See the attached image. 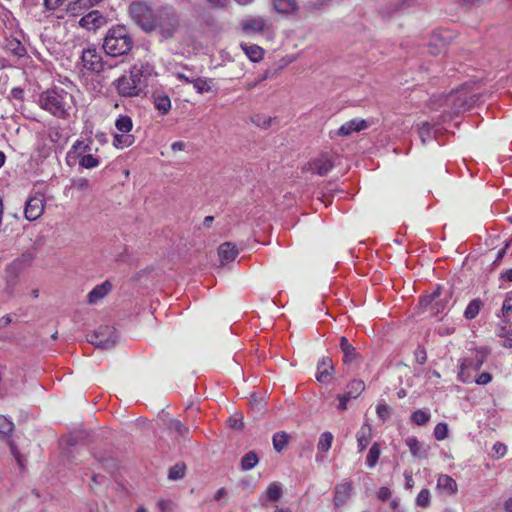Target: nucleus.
I'll list each match as a JSON object with an SVG mask.
<instances>
[{
	"mask_svg": "<svg viewBox=\"0 0 512 512\" xmlns=\"http://www.w3.org/2000/svg\"><path fill=\"white\" fill-rule=\"evenodd\" d=\"M10 94L12 98L21 100L23 98L24 91L23 89L16 87L11 90Z\"/></svg>",
	"mask_w": 512,
	"mask_h": 512,
	"instance_id": "680f3d73",
	"label": "nucleus"
},
{
	"mask_svg": "<svg viewBox=\"0 0 512 512\" xmlns=\"http://www.w3.org/2000/svg\"><path fill=\"white\" fill-rule=\"evenodd\" d=\"M102 0H70L66 4V12L72 16H78L84 11L96 6Z\"/></svg>",
	"mask_w": 512,
	"mask_h": 512,
	"instance_id": "f8f14e48",
	"label": "nucleus"
},
{
	"mask_svg": "<svg viewBox=\"0 0 512 512\" xmlns=\"http://www.w3.org/2000/svg\"><path fill=\"white\" fill-rule=\"evenodd\" d=\"M509 335H512V322L504 317L499 324L498 336L506 337Z\"/></svg>",
	"mask_w": 512,
	"mask_h": 512,
	"instance_id": "79ce46f5",
	"label": "nucleus"
},
{
	"mask_svg": "<svg viewBox=\"0 0 512 512\" xmlns=\"http://www.w3.org/2000/svg\"><path fill=\"white\" fill-rule=\"evenodd\" d=\"M376 413L382 420H386L391 415V408L386 403H379L376 407Z\"/></svg>",
	"mask_w": 512,
	"mask_h": 512,
	"instance_id": "49530a36",
	"label": "nucleus"
},
{
	"mask_svg": "<svg viewBox=\"0 0 512 512\" xmlns=\"http://www.w3.org/2000/svg\"><path fill=\"white\" fill-rule=\"evenodd\" d=\"M112 290V284L106 280L103 283L96 285L87 295L89 304H96L103 299Z\"/></svg>",
	"mask_w": 512,
	"mask_h": 512,
	"instance_id": "4468645a",
	"label": "nucleus"
},
{
	"mask_svg": "<svg viewBox=\"0 0 512 512\" xmlns=\"http://www.w3.org/2000/svg\"><path fill=\"white\" fill-rule=\"evenodd\" d=\"M265 21L261 17L250 18L243 23V29L246 33H259L264 30Z\"/></svg>",
	"mask_w": 512,
	"mask_h": 512,
	"instance_id": "b1692460",
	"label": "nucleus"
},
{
	"mask_svg": "<svg viewBox=\"0 0 512 512\" xmlns=\"http://www.w3.org/2000/svg\"><path fill=\"white\" fill-rule=\"evenodd\" d=\"M152 26V31H156L162 40H167L174 37L178 31L180 17L172 7H160L156 9Z\"/></svg>",
	"mask_w": 512,
	"mask_h": 512,
	"instance_id": "39448f33",
	"label": "nucleus"
},
{
	"mask_svg": "<svg viewBox=\"0 0 512 512\" xmlns=\"http://www.w3.org/2000/svg\"><path fill=\"white\" fill-rule=\"evenodd\" d=\"M244 51L250 60L256 62L262 58L263 50L259 46L244 47Z\"/></svg>",
	"mask_w": 512,
	"mask_h": 512,
	"instance_id": "4c0bfd02",
	"label": "nucleus"
},
{
	"mask_svg": "<svg viewBox=\"0 0 512 512\" xmlns=\"http://www.w3.org/2000/svg\"><path fill=\"white\" fill-rule=\"evenodd\" d=\"M334 166V162L328 154H321L308 163L307 170L319 176L326 175Z\"/></svg>",
	"mask_w": 512,
	"mask_h": 512,
	"instance_id": "9d476101",
	"label": "nucleus"
},
{
	"mask_svg": "<svg viewBox=\"0 0 512 512\" xmlns=\"http://www.w3.org/2000/svg\"><path fill=\"white\" fill-rule=\"evenodd\" d=\"M337 399L339 400V404L337 406L338 410L344 411L347 409V404L351 400L345 393L338 394Z\"/></svg>",
	"mask_w": 512,
	"mask_h": 512,
	"instance_id": "864d4df0",
	"label": "nucleus"
},
{
	"mask_svg": "<svg viewBox=\"0 0 512 512\" xmlns=\"http://www.w3.org/2000/svg\"><path fill=\"white\" fill-rule=\"evenodd\" d=\"M419 136L421 138V141L423 144L426 143L427 140H429L431 135V126L428 122H423L422 125L419 128Z\"/></svg>",
	"mask_w": 512,
	"mask_h": 512,
	"instance_id": "de8ad7c7",
	"label": "nucleus"
},
{
	"mask_svg": "<svg viewBox=\"0 0 512 512\" xmlns=\"http://www.w3.org/2000/svg\"><path fill=\"white\" fill-rule=\"evenodd\" d=\"M103 23V17L99 11L93 10L79 20V25L87 30H95Z\"/></svg>",
	"mask_w": 512,
	"mask_h": 512,
	"instance_id": "a211bd4d",
	"label": "nucleus"
},
{
	"mask_svg": "<svg viewBox=\"0 0 512 512\" xmlns=\"http://www.w3.org/2000/svg\"><path fill=\"white\" fill-rule=\"evenodd\" d=\"M493 450L499 455V457H502L505 455L507 447L504 444L497 442L494 444Z\"/></svg>",
	"mask_w": 512,
	"mask_h": 512,
	"instance_id": "052dcab7",
	"label": "nucleus"
},
{
	"mask_svg": "<svg viewBox=\"0 0 512 512\" xmlns=\"http://www.w3.org/2000/svg\"><path fill=\"white\" fill-rule=\"evenodd\" d=\"M274 9L281 14H290L298 10L297 0H272Z\"/></svg>",
	"mask_w": 512,
	"mask_h": 512,
	"instance_id": "4be33fe9",
	"label": "nucleus"
},
{
	"mask_svg": "<svg viewBox=\"0 0 512 512\" xmlns=\"http://www.w3.org/2000/svg\"><path fill=\"white\" fill-rule=\"evenodd\" d=\"M482 307L483 302L480 299H474L470 301L464 311V317L468 320L474 319L478 315Z\"/></svg>",
	"mask_w": 512,
	"mask_h": 512,
	"instance_id": "c85d7f7f",
	"label": "nucleus"
},
{
	"mask_svg": "<svg viewBox=\"0 0 512 512\" xmlns=\"http://www.w3.org/2000/svg\"><path fill=\"white\" fill-rule=\"evenodd\" d=\"M368 127V123L365 120L352 119L343 125L337 130L336 134L340 136H349L353 132H359Z\"/></svg>",
	"mask_w": 512,
	"mask_h": 512,
	"instance_id": "2eb2a0df",
	"label": "nucleus"
},
{
	"mask_svg": "<svg viewBox=\"0 0 512 512\" xmlns=\"http://www.w3.org/2000/svg\"><path fill=\"white\" fill-rule=\"evenodd\" d=\"M10 448H11L12 455L17 460L18 465L22 468L24 466V464H23V459H22L19 451L17 450V448L14 444H10Z\"/></svg>",
	"mask_w": 512,
	"mask_h": 512,
	"instance_id": "bf43d9fd",
	"label": "nucleus"
},
{
	"mask_svg": "<svg viewBox=\"0 0 512 512\" xmlns=\"http://www.w3.org/2000/svg\"><path fill=\"white\" fill-rule=\"evenodd\" d=\"M378 499L386 501L391 497V491L387 487H381L377 492Z\"/></svg>",
	"mask_w": 512,
	"mask_h": 512,
	"instance_id": "4d7b16f0",
	"label": "nucleus"
},
{
	"mask_svg": "<svg viewBox=\"0 0 512 512\" xmlns=\"http://www.w3.org/2000/svg\"><path fill=\"white\" fill-rule=\"evenodd\" d=\"M431 419V414L428 411L418 409L414 411L411 415V421L418 425V426H424L426 425Z\"/></svg>",
	"mask_w": 512,
	"mask_h": 512,
	"instance_id": "2f4dec72",
	"label": "nucleus"
},
{
	"mask_svg": "<svg viewBox=\"0 0 512 512\" xmlns=\"http://www.w3.org/2000/svg\"><path fill=\"white\" fill-rule=\"evenodd\" d=\"M380 455H381L380 444L378 442H375L370 447L368 454L366 456V465L369 468H374L379 461Z\"/></svg>",
	"mask_w": 512,
	"mask_h": 512,
	"instance_id": "bb28decb",
	"label": "nucleus"
},
{
	"mask_svg": "<svg viewBox=\"0 0 512 512\" xmlns=\"http://www.w3.org/2000/svg\"><path fill=\"white\" fill-rule=\"evenodd\" d=\"M333 370L332 359L330 357L321 358L317 365V380L321 383L326 382L331 377Z\"/></svg>",
	"mask_w": 512,
	"mask_h": 512,
	"instance_id": "dca6fc26",
	"label": "nucleus"
},
{
	"mask_svg": "<svg viewBox=\"0 0 512 512\" xmlns=\"http://www.w3.org/2000/svg\"><path fill=\"white\" fill-rule=\"evenodd\" d=\"M333 439L334 437L331 432L326 431L322 433L317 444V449L320 452H328L332 446Z\"/></svg>",
	"mask_w": 512,
	"mask_h": 512,
	"instance_id": "473e14b6",
	"label": "nucleus"
},
{
	"mask_svg": "<svg viewBox=\"0 0 512 512\" xmlns=\"http://www.w3.org/2000/svg\"><path fill=\"white\" fill-rule=\"evenodd\" d=\"M44 208L42 196L30 197L25 203L24 216L28 221H35L43 214Z\"/></svg>",
	"mask_w": 512,
	"mask_h": 512,
	"instance_id": "1a4fd4ad",
	"label": "nucleus"
},
{
	"mask_svg": "<svg viewBox=\"0 0 512 512\" xmlns=\"http://www.w3.org/2000/svg\"><path fill=\"white\" fill-rule=\"evenodd\" d=\"M88 341L97 348L109 349L112 348L117 341V333L113 327L100 326L91 335Z\"/></svg>",
	"mask_w": 512,
	"mask_h": 512,
	"instance_id": "6e6552de",
	"label": "nucleus"
},
{
	"mask_svg": "<svg viewBox=\"0 0 512 512\" xmlns=\"http://www.w3.org/2000/svg\"><path fill=\"white\" fill-rule=\"evenodd\" d=\"M492 380V375L488 372H482L476 379L475 382L478 385H487Z\"/></svg>",
	"mask_w": 512,
	"mask_h": 512,
	"instance_id": "5fc2aeb1",
	"label": "nucleus"
},
{
	"mask_svg": "<svg viewBox=\"0 0 512 512\" xmlns=\"http://www.w3.org/2000/svg\"><path fill=\"white\" fill-rule=\"evenodd\" d=\"M352 485L350 482L337 484L335 487L334 504L339 507L344 505L350 497Z\"/></svg>",
	"mask_w": 512,
	"mask_h": 512,
	"instance_id": "aec40b11",
	"label": "nucleus"
},
{
	"mask_svg": "<svg viewBox=\"0 0 512 512\" xmlns=\"http://www.w3.org/2000/svg\"><path fill=\"white\" fill-rule=\"evenodd\" d=\"M416 504L420 507L426 508L430 504V491L428 489H422L416 498Z\"/></svg>",
	"mask_w": 512,
	"mask_h": 512,
	"instance_id": "a19ab883",
	"label": "nucleus"
},
{
	"mask_svg": "<svg viewBox=\"0 0 512 512\" xmlns=\"http://www.w3.org/2000/svg\"><path fill=\"white\" fill-rule=\"evenodd\" d=\"M365 383L362 380L354 379L348 383L344 393L352 400L358 398L365 390Z\"/></svg>",
	"mask_w": 512,
	"mask_h": 512,
	"instance_id": "5701e85b",
	"label": "nucleus"
},
{
	"mask_svg": "<svg viewBox=\"0 0 512 512\" xmlns=\"http://www.w3.org/2000/svg\"><path fill=\"white\" fill-rule=\"evenodd\" d=\"M339 347L343 353V362L346 365L358 364L361 360V355L356 351L355 347L349 340L342 336L339 340Z\"/></svg>",
	"mask_w": 512,
	"mask_h": 512,
	"instance_id": "9b49d317",
	"label": "nucleus"
},
{
	"mask_svg": "<svg viewBox=\"0 0 512 512\" xmlns=\"http://www.w3.org/2000/svg\"><path fill=\"white\" fill-rule=\"evenodd\" d=\"M259 462V458L254 451L246 453L241 459V469L249 471L253 469Z\"/></svg>",
	"mask_w": 512,
	"mask_h": 512,
	"instance_id": "c756f323",
	"label": "nucleus"
},
{
	"mask_svg": "<svg viewBox=\"0 0 512 512\" xmlns=\"http://www.w3.org/2000/svg\"><path fill=\"white\" fill-rule=\"evenodd\" d=\"M480 98L479 93L470 90V86L463 85L448 95L434 96L431 104L435 108L444 107V112L452 115L469 110Z\"/></svg>",
	"mask_w": 512,
	"mask_h": 512,
	"instance_id": "7ed1b4c3",
	"label": "nucleus"
},
{
	"mask_svg": "<svg viewBox=\"0 0 512 512\" xmlns=\"http://www.w3.org/2000/svg\"><path fill=\"white\" fill-rule=\"evenodd\" d=\"M79 165L86 169H92L99 165V159L92 154H85L81 156Z\"/></svg>",
	"mask_w": 512,
	"mask_h": 512,
	"instance_id": "c9c22d12",
	"label": "nucleus"
},
{
	"mask_svg": "<svg viewBox=\"0 0 512 512\" xmlns=\"http://www.w3.org/2000/svg\"><path fill=\"white\" fill-rule=\"evenodd\" d=\"M133 44V39L126 27L117 25L107 31L102 47L106 55L119 57L127 55L131 51Z\"/></svg>",
	"mask_w": 512,
	"mask_h": 512,
	"instance_id": "20e7f679",
	"label": "nucleus"
},
{
	"mask_svg": "<svg viewBox=\"0 0 512 512\" xmlns=\"http://www.w3.org/2000/svg\"><path fill=\"white\" fill-rule=\"evenodd\" d=\"M135 142V137L128 133L115 134L113 136V145L118 149L130 147Z\"/></svg>",
	"mask_w": 512,
	"mask_h": 512,
	"instance_id": "a878e982",
	"label": "nucleus"
},
{
	"mask_svg": "<svg viewBox=\"0 0 512 512\" xmlns=\"http://www.w3.org/2000/svg\"><path fill=\"white\" fill-rule=\"evenodd\" d=\"M80 63L84 69L91 73L100 74L105 70L102 56L94 44H89L82 50Z\"/></svg>",
	"mask_w": 512,
	"mask_h": 512,
	"instance_id": "0eeeda50",
	"label": "nucleus"
},
{
	"mask_svg": "<svg viewBox=\"0 0 512 512\" xmlns=\"http://www.w3.org/2000/svg\"><path fill=\"white\" fill-rule=\"evenodd\" d=\"M229 425L230 427L234 428V429H242L244 424H243V421H242V418H239V417H231L229 419Z\"/></svg>",
	"mask_w": 512,
	"mask_h": 512,
	"instance_id": "13d9d810",
	"label": "nucleus"
},
{
	"mask_svg": "<svg viewBox=\"0 0 512 512\" xmlns=\"http://www.w3.org/2000/svg\"><path fill=\"white\" fill-rule=\"evenodd\" d=\"M510 312H512V291L506 294L501 308L503 317H506Z\"/></svg>",
	"mask_w": 512,
	"mask_h": 512,
	"instance_id": "8fccbe9b",
	"label": "nucleus"
},
{
	"mask_svg": "<svg viewBox=\"0 0 512 512\" xmlns=\"http://www.w3.org/2000/svg\"><path fill=\"white\" fill-rule=\"evenodd\" d=\"M210 83H211V80H207L204 78H196V79H194L192 84H193L194 89L199 94H203V93H207V92L211 91Z\"/></svg>",
	"mask_w": 512,
	"mask_h": 512,
	"instance_id": "e433bc0d",
	"label": "nucleus"
},
{
	"mask_svg": "<svg viewBox=\"0 0 512 512\" xmlns=\"http://www.w3.org/2000/svg\"><path fill=\"white\" fill-rule=\"evenodd\" d=\"M39 106L59 119H68L75 109L74 96L60 87H53L42 92L38 99Z\"/></svg>",
	"mask_w": 512,
	"mask_h": 512,
	"instance_id": "f03ea898",
	"label": "nucleus"
},
{
	"mask_svg": "<svg viewBox=\"0 0 512 512\" xmlns=\"http://www.w3.org/2000/svg\"><path fill=\"white\" fill-rule=\"evenodd\" d=\"M501 278L507 281L512 282V268L506 270L504 273L501 274Z\"/></svg>",
	"mask_w": 512,
	"mask_h": 512,
	"instance_id": "338daca9",
	"label": "nucleus"
},
{
	"mask_svg": "<svg viewBox=\"0 0 512 512\" xmlns=\"http://www.w3.org/2000/svg\"><path fill=\"white\" fill-rule=\"evenodd\" d=\"M406 445L409 448L410 453L419 459H425L428 457V452L430 450L429 444L425 442L419 441L416 437H408L405 440Z\"/></svg>",
	"mask_w": 512,
	"mask_h": 512,
	"instance_id": "ddd939ff",
	"label": "nucleus"
},
{
	"mask_svg": "<svg viewBox=\"0 0 512 512\" xmlns=\"http://www.w3.org/2000/svg\"><path fill=\"white\" fill-rule=\"evenodd\" d=\"M238 255V250L235 245L230 242L221 244L218 248V256L221 264H226L233 261Z\"/></svg>",
	"mask_w": 512,
	"mask_h": 512,
	"instance_id": "6ab92c4d",
	"label": "nucleus"
},
{
	"mask_svg": "<svg viewBox=\"0 0 512 512\" xmlns=\"http://www.w3.org/2000/svg\"><path fill=\"white\" fill-rule=\"evenodd\" d=\"M289 435L286 432H277L273 435V447L277 452H281L287 445Z\"/></svg>",
	"mask_w": 512,
	"mask_h": 512,
	"instance_id": "72a5a7b5",
	"label": "nucleus"
},
{
	"mask_svg": "<svg viewBox=\"0 0 512 512\" xmlns=\"http://www.w3.org/2000/svg\"><path fill=\"white\" fill-rule=\"evenodd\" d=\"M415 359L421 365H423L427 361L426 350L423 346L417 347L415 351Z\"/></svg>",
	"mask_w": 512,
	"mask_h": 512,
	"instance_id": "603ef678",
	"label": "nucleus"
},
{
	"mask_svg": "<svg viewBox=\"0 0 512 512\" xmlns=\"http://www.w3.org/2000/svg\"><path fill=\"white\" fill-rule=\"evenodd\" d=\"M266 496L270 501H278L282 496V487L279 483H271L267 490Z\"/></svg>",
	"mask_w": 512,
	"mask_h": 512,
	"instance_id": "f704fd0d",
	"label": "nucleus"
},
{
	"mask_svg": "<svg viewBox=\"0 0 512 512\" xmlns=\"http://www.w3.org/2000/svg\"><path fill=\"white\" fill-rule=\"evenodd\" d=\"M504 509L506 512H512V497L507 499L504 503Z\"/></svg>",
	"mask_w": 512,
	"mask_h": 512,
	"instance_id": "774afa93",
	"label": "nucleus"
},
{
	"mask_svg": "<svg viewBox=\"0 0 512 512\" xmlns=\"http://www.w3.org/2000/svg\"><path fill=\"white\" fill-rule=\"evenodd\" d=\"M14 425L5 416L0 415V434L7 435L13 431Z\"/></svg>",
	"mask_w": 512,
	"mask_h": 512,
	"instance_id": "09e8293b",
	"label": "nucleus"
},
{
	"mask_svg": "<svg viewBox=\"0 0 512 512\" xmlns=\"http://www.w3.org/2000/svg\"><path fill=\"white\" fill-rule=\"evenodd\" d=\"M116 129L121 133H129L133 128V122L128 115H119L115 121Z\"/></svg>",
	"mask_w": 512,
	"mask_h": 512,
	"instance_id": "7c9ffc66",
	"label": "nucleus"
},
{
	"mask_svg": "<svg viewBox=\"0 0 512 512\" xmlns=\"http://www.w3.org/2000/svg\"><path fill=\"white\" fill-rule=\"evenodd\" d=\"M436 488L446 495H454L458 490L456 481L446 474L438 476Z\"/></svg>",
	"mask_w": 512,
	"mask_h": 512,
	"instance_id": "f3484780",
	"label": "nucleus"
},
{
	"mask_svg": "<svg viewBox=\"0 0 512 512\" xmlns=\"http://www.w3.org/2000/svg\"><path fill=\"white\" fill-rule=\"evenodd\" d=\"M184 148H185V143L182 141H176V142L172 143V145H171V149L173 151H182V150H184Z\"/></svg>",
	"mask_w": 512,
	"mask_h": 512,
	"instance_id": "e2e57ef3",
	"label": "nucleus"
},
{
	"mask_svg": "<svg viewBox=\"0 0 512 512\" xmlns=\"http://www.w3.org/2000/svg\"><path fill=\"white\" fill-rule=\"evenodd\" d=\"M16 47H14L13 51L16 55L22 56L25 53V48L20 44V42H15Z\"/></svg>",
	"mask_w": 512,
	"mask_h": 512,
	"instance_id": "0e129e2a",
	"label": "nucleus"
},
{
	"mask_svg": "<svg viewBox=\"0 0 512 512\" xmlns=\"http://www.w3.org/2000/svg\"><path fill=\"white\" fill-rule=\"evenodd\" d=\"M71 187L78 191H87L90 188L88 179L84 177H78L72 180Z\"/></svg>",
	"mask_w": 512,
	"mask_h": 512,
	"instance_id": "c03bdc74",
	"label": "nucleus"
},
{
	"mask_svg": "<svg viewBox=\"0 0 512 512\" xmlns=\"http://www.w3.org/2000/svg\"><path fill=\"white\" fill-rule=\"evenodd\" d=\"M448 436V425L444 422L438 423L434 428V437L438 441H442Z\"/></svg>",
	"mask_w": 512,
	"mask_h": 512,
	"instance_id": "58836bf2",
	"label": "nucleus"
},
{
	"mask_svg": "<svg viewBox=\"0 0 512 512\" xmlns=\"http://www.w3.org/2000/svg\"><path fill=\"white\" fill-rule=\"evenodd\" d=\"M129 14L133 21L145 32H152L156 9L153 10L147 3L133 1L129 5Z\"/></svg>",
	"mask_w": 512,
	"mask_h": 512,
	"instance_id": "423d86ee",
	"label": "nucleus"
},
{
	"mask_svg": "<svg viewBox=\"0 0 512 512\" xmlns=\"http://www.w3.org/2000/svg\"><path fill=\"white\" fill-rule=\"evenodd\" d=\"M185 475V466L183 464H176L169 470L168 477L171 480H179Z\"/></svg>",
	"mask_w": 512,
	"mask_h": 512,
	"instance_id": "ea45409f",
	"label": "nucleus"
},
{
	"mask_svg": "<svg viewBox=\"0 0 512 512\" xmlns=\"http://www.w3.org/2000/svg\"><path fill=\"white\" fill-rule=\"evenodd\" d=\"M154 106L162 114H167L171 109V100L167 95L154 96Z\"/></svg>",
	"mask_w": 512,
	"mask_h": 512,
	"instance_id": "cd10ccee",
	"label": "nucleus"
},
{
	"mask_svg": "<svg viewBox=\"0 0 512 512\" xmlns=\"http://www.w3.org/2000/svg\"><path fill=\"white\" fill-rule=\"evenodd\" d=\"M169 429L178 433L180 436H185L188 433V428L176 419H172L169 422Z\"/></svg>",
	"mask_w": 512,
	"mask_h": 512,
	"instance_id": "37998d69",
	"label": "nucleus"
},
{
	"mask_svg": "<svg viewBox=\"0 0 512 512\" xmlns=\"http://www.w3.org/2000/svg\"><path fill=\"white\" fill-rule=\"evenodd\" d=\"M227 491L225 488H220L217 490V492L214 495V499L216 501H220L224 496H226Z\"/></svg>",
	"mask_w": 512,
	"mask_h": 512,
	"instance_id": "69168bd1",
	"label": "nucleus"
},
{
	"mask_svg": "<svg viewBox=\"0 0 512 512\" xmlns=\"http://www.w3.org/2000/svg\"><path fill=\"white\" fill-rule=\"evenodd\" d=\"M485 362V356L481 354H476L473 358H463L460 360V365H462L464 368H467L471 371H478L483 363Z\"/></svg>",
	"mask_w": 512,
	"mask_h": 512,
	"instance_id": "393cba45",
	"label": "nucleus"
},
{
	"mask_svg": "<svg viewBox=\"0 0 512 512\" xmlns=\"http://www.w3.org/2000/svg\"><path fill=\"white\" fill-rule=\"evenodd\" d=\"M460 369L458 372V380L462 383L468 384L473 382V377L471 370H468L467 368H464L462 365H459Z\"/></svg>",
	"mask_w": 512,
	"mask_h": 512,
	"instance_id": "a18cd8bd",
	"label": "nucleus"
},
{
	"mask_svg": "<svg viewBox=\"0 0 512 512\" xmlns=\"http://www.w3.org/2000/svg\"><path fill=\"white\" fill-rule=\"evenodd\" d=\"M230 0H206L209 6L213 9H220L227 6Z\"/></svg>",
	"mask_w": 512,
	"mask_h": 512,
	"instance_id": "6e6d98bb",
	"label": "nucleus"
},
{
	"mask_svg": "<svg viewBox=\"0 0 512 512\" xmlns=\"http://www.w3.org/2000/svg\"><path fill=\"white\" fill-rule=\"evenodd\" d=\"M66 0H43V5L48 11H55L61 7Z\"/></svg>",
	"mask_w": 512,
	"mask_h": 512,
	"instance_id": "3c124183",
	"label": "nucleus"
},
{
	"mask_svg": "<svg viewBox=\"0 0 512 512\" xmlns=\"http://www.w3.org/2000/svg\"><path fill=\"white\" fill-rule=\"evenodd\" d=\"M358 452L362 453L370 443L371 428L368 424H363L356 434Z\"/></svg>",
	"mask_w": 512,
	"mask_h": 512,
	"instance_id": "412c9836",
	"label": "nucleus"
},
{
	"mask_svg": "<svg viewBox=\"0 0 512 512\" xmlns=\"http://www.w3.org/2000/svg\"><path fill=\"white\" fill-rule=\"evenodd\" d=\"M152 74L153 67L149 63L135 64L128 73L115 79L112 85L120 97H138L145 92Z\"/></svg>",
	"mask_w": 512,
	"mask_h": 512,
	"instance_id": "f257e3e1",
	"label": "nucleus"
}]
</instances>
